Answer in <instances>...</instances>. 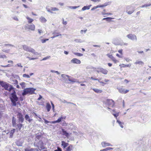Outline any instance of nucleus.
Returning <instances> with one entry per match:
<instances>
[{
    "label": "nucleus",
    "instance_id": "23",
    "mask_svg": "<svg viewBox=\"0 0 151 151\" xmlns=\"http://www.w3.org/2000/svg\"><path fill=\"white\" fill-rule=\"evenodd\" d=\"M93 90L95 92L97 93H101L102 92V90L97 88H93Z\"/></svg>",
    "mask_w": 151,
    "mask_h": 151
},
{
    "label": "nucleus",
    "instance_id": "55",
    "mask_svg": "<svg viewBox=\"0 0 151 151\" xmlns=\"http://www.w3.org/2000/svg\"><path fill=\"white\" fill-rule=\"evenodd\" d=\"M62 125L63 126H68V124L66 123L65 122H64L62 123Z\"/></svg>",
    "mask_w": 151,
    "mask_h": 151
},
{
    "label": "nucleus",
    "instance_id": "49",
    "mask_svg": "<svg viewBox=\"0 0 151 151\" xmlns=\"http://www.w3.org/2000/svg\"><path fill=\"white\" fill-rule=\"evenodd\" d=\"M49 39H45L41 40L42 42V43H44L46 42V41L48 40Z\"/></svg>",
    "mask_w": 151,
    "mask_h": 151
},
{
    "label": "nucleus",
    "instance_id": "10",
    "mask_svg": "<svg viewBox=\"0 0 151 151\" xmlns=\"http://www.w3.org/2000/svg\"><path fill=\"white\" fill-rule=\"evenodd\" d=\"M106 55L110 58L114 63H116L117 62V60L115 59L112 55H110L109 54H106Z\"/></svg>",
    "mask_w": 151,
    "mask_h": 151
},
{
    "label": "nucleus",
    "instance_id": "6",
    "mask_svg": "<svg viewBox=\"0 0 151 151\" xmlns=\"http://www.w3.org/2000/svg\"><path fill=\"white\" fill-rule=\"evenodd\" d=\"M127 37L129 39L132 40H137V37L134 34H129L127 35Z\"/></svg>",
    "mask_w": 151,
    "mask_h": 151
},
{
    "label": "nucleus",
    "instance_id": "59",
    "mask_svg": "<svg viewBox=\"0 0 151 151\" xmlns=\"http://www.w3.org/2000/svg\"><path fill=\"white\" fill-rule=\"evenodd\" d=\"M87 31V29H86V30H81L80 32L81 33V34H83V32H84V33H86V32Z\"/></svg>",
    "mask_w": 151,
    "mask_h": 151
},
{
    "label": "nucleus",
    "instance_id": "44",
    "mask_svg": "<svg viewBox=\"0 0 151 151\" xmlns=\"http://www.w3.org/2000/svg\"><path fill=\"white\" fill-rule=\"evenodd\" d=\"M41 138V135H37L36 137L35 140L36 141L37 140H40Z\"/></svg>",
    "mask_w": 151,
    "mask_h": 151
},
{
    "label": "nucleus",
    "instance_id": "38",
    "mask_svg": "<svg viewBox=\"0 0 151 151\" xmlns=\"http://www.w3.org/2000/svg\"><path fill=\"white\" fill-rule=\"evenodd\" d=\"M134 11V8H133L132 10L131 11H126V12L128 13V14H131L132 13H133Z\"/></svg>",
    "mask_w": 151,
    "mask_h": 151
},
{
    "label": "nucleus",
    "instance_id": "12",
    "mask_svg": "<svg viewBox=\"0 0 151 151\" xmlns=\"http://www.w3.org/2000/svg\"><path fill=\"white\" fill-rule=\"evenodd\" d=\"M101 145L102 146L104 147L107 146H112V145L110 143H107L106 142H103L101 143Z\"/></svg>",
    "mask_w": 151,
    "mask_h": 151
},
{
    "label": "nucleus",
    "instance_id": "64",
    "mask_svg": "<svg viewBox=\"0 0 151 151\" xmlns=\"http://www.w3.org/2000/svg\"><path fill=\"white\" fill-rule=\"evenodd\" d=\"M13 19L16 21H18V19L16 16H14V17H13Z\"/></svg>",
    "mask_w": 151,
    "mask_h": 151
},
{
    "label": "nucleus",
    "instance_id": "32",
    "mask_svg": "<svg viewBox=\"0 0 151 151\" xmlns=\"http://www.w3.org/2000/svg\"><path fill=\"white\" fill-rule=\"evenodd\" d=\"M26 18L28 20V22L29 23H31L34 20L33 19H31V18H29L28 17H26Z\"/></svg>",
    "mask_w": 151,
    "mask_h": 151
},
{
    "label": "nucleus",
    "instance_id": "21",
    "mask_svg": "<svg viewBox=\"0 0 151 151\" xmlns=\"http://www.w3.org/2000/svg\"><path fill=\"white\" fill-rule=\"evenodd\" d=\"M91 6V5H90L88 6H84L82 8V10L83 11L86 9H89Z\"/></svg>",
    "mask_w": 151,
    "mask_h": 151
},
{
    "label": "nucleus",
    "instance_id": "15",
    "mask_svg": "<svg viewBox=\"0 0 151 151\" xmlns=\"http://www.w3.org/2000/svg\"><path fill=\"white\" fill-rule=\"evenodd\" d=\"M23 126V124L21 123H18L16 124V127H17L16 128V129H18V130L20 131L21 129Z\"/></svg>",
    "mask_w": 151,
    "mask_h": 151
},
{
    "label": "nucleus",
    "instance_id": "4",
    "mask_svg": "<svg viewBox=\"0 0 151 151\" xmlns=\"http://www.w3.org/2000/svg\"><path fill=\"white\" fill-rule=\"evenodd\" d=\"M17 116L18 118L17 123H22L24 120L23 115L20 113L18 112L17 114Z\"/></svg>",
    "mask_w": 151,
    "mask_h": 151
},
{
    "label": "nucleus",
    "instance_id": "47",
    "mask_svg": "<svg viewBox=\"0 0 151 151\" xmlns=\"http://www.w3.org/2000/svg\"><path fill=\"white\" fill-rule=\"evenodd\" d=\"M23 77L24 78H29L30 76L26 74H24L23 75Z\"/></svg>",
    "mask_w": 151,
    "mask_h": 151
},
{
    "label": "nucleus",
    "instance_id": "54",
    "mask_svg": "<svg viewBox=\"0 0 151 151\" xmlns=\"http://www.w3.org/2000/svg\"><path fill=\"white\" fill-rule=\"evenodd\" d=\"M54 151H62V150L61 148L58 147L57 149L55 150Z\"/></svg>",
    "mask_w": 151,
    "mask_h": 151
},
{
    "label": "nucleus",
    "instance_id": "42",
    "mask_svg": "<svg viewBox=\"0 0 151 151\" xmlns=\"http://www.w3.org/2000/svg\"><path fill=\"white\" fill-rule=\"evenodd\" d=\"M17 101H11L12 104V106H16L17 105Z\"/></svg>",
    "mask_w": 151,
    "mask_h": 151
},
{
    "label": "nucleus",
    "instance_id": "52",
    "mask_svg": "<svg viewBox=\"0 0 151 151\" xmlns=\"http://www.w3.org/2000/svg\"><path fill=\"white\" fill-rule=\"evenodd\" d=\"M81 40L80 39H75L74 41L77 42H82L81 41Z\"/></svg>",
    "mask_w": 151,
    "mask_h": 151
},
{
    "label": "nucleus",
    "instance_id": "1",
    "mask_svg": "<svg viewBox=\"0 0 151 151\" xmlns=\"http://www.w3.org/2000/svg\"><path fill=\"white\" fill-rule=\"evenodd\" d=\"M0 85L2 87L4 88L5 90L8 91L9 92H10L12 90L14 89V88L11 85L3 81L0 82Z\"/></svg>",
    "mask_w": 151,
    "mask_h": 151
},
{
    "label": "nucleus",
    "instance_id": "60",
    "mask_svg": "<svg viewBox=\"0 0 151 151\" xmlns=\"http://www.w3.org/2000/svg\"><path fill=\"white\" fill-rule=\"evenodd\" d=\"M2 51L8 53L9 51V50H6L5 49H3L2 50Z\"/></svg>",
    "mask_w": 151,
    "mask_h": 151
},
{
    "label": "nucleus",
    "instance_id": "46",
    "mask_svg": "<svg viewBox=\"0 0 151 151\" xmlns=\"http://www.w3.org/2000/svg\"><path fill=\"white\" fill-rule=\"evenodd\" d=\"M150 5H151V4H144V5H142V6H140V7H141L142 8H143V7H147L149 6Z\"/></svg>",
    "mask_w": 151,
    "mask_h": 151
},
{
    "label": "nucleus",
    "instance_id": "11",
    "mask_svg": "<svg viewBox=\"0 0 151 151\" xmlns=\"http://www.w3.org/2000/svg\"><path fill=\"white\" fill-rule=\"evenodd\" d=\"M16 119L14 116H13L12 117V126L13 127H16V124H17L16 123Z\"/></svg>",
    "mask_w": 151,
    "mask_h": 151
},
{
    "label": "nucleus",
    "instance_id": "14",
    "mask_svg": "<svg viewBox=\"0 0 151 151\" xmlns=\"http://www.w3.org/2000/svg\"><path fill=\"white\" fill-rule=\"evenodd\" d=\"M24 118L25 120L28 121L29 122V123L31 122L33 120L32 119H31L29 118V116L28 114L25 115Z\"/></svg>",
    "mask_w": 151,
    "mask_h": 151
},
{
    "label": "nucleus",
    "instance_id": "2",
    "mask_svg": "<svg viewBox=\"0 0 151 151\" xmlns=\"http://www.w3.org/2000/svg\"><path fill=\"white\" fill-rule=\"evenodd\" d=\"M36 90V89L34 88H26L23 90L22 95L23 96H24L28 93L31 94H35V91Z\"/></svg>",
    "mask_w": 151,
    "mask_h": 151
},
{
    "label": "nucleus",
    "instance_id": "45",
    "mask_svg": "<svg viewBox=\"0 0 151 151\" xmlns=\"http://www.w3.org/2000/svg\"><path fill=\"white\" fill-rule=\"evenodd\" d=\"M29 46L26 45H23V49L25 51H27V48H28Z\"/></svg>",
    "mask_w": 151,
    "mask_h": 151
},
{
    "label": "nucleus",
    "instance_id": "19",
    "mask_svg": "<svg viewBox=\"0 0 151 151\" xmlns=\"http://www.w3.org/2000/svg\"><path fill=\"white\" fill-rule=\"evenodd\" d=\"M25 151H38V150L37 148H31L29 149L28 148H27L25 149Z\"/></svg>",
    "mask_w": 151,
    "mask_h": 151
},
{
    "label": "nucleus",
    "instance_id": "30",
    "mask_svg": "<svg viewBox=\"0 0 151 151\" xmlns=\"http://www.w3.org/2000/svg\"><path fill=\"white\" fill-rule=\"evenodd\" d=\"M73 146L72 145H70L66 149V151H71L72 149Z\"/></svg>",
    "mask_w": 151,
    "mask_h": 151
},
{
    "label": "nucleus",
    "instance_id": "20",
    "mask_svg": "<svg viewBox=\"0 0 151 151\" xmlns=\"http://www.w3.org/2000/svg\"><path fill=\"white\" fill-rule=\"evenodd\" d=\"M29 27L28 29H30L34 31L35 29V26L33 24H32L28 26Z\"/></svg>",
    "mask_w": 151,
    "mask_h": 151
},
{
    "label": "nucleus",
    "instance_id": "37",
    "mask_svg": "<svg viewBox=\"0 0 151 151\" xmlns=\"http://www.w3.org/2000/svg\"><path fill=\"white\" fill-rule=\"evenodd\" d=\"M113 111L114 112V113H113V114L116 118L117 117L119 116V113L118 112H115L114 110Z\"/></svg>",
    "mask_w": 151,
    "mask_h": 151
},
{
    "label": "nucleus",
    "instance_id": "43",
    "mask_svg": "<svg viewBox=\"0 0 151 151\" xmlns=\"http://www.w3.org/2000/svg\"><path fill=\"white\" fill-rule=\"evenodd\" d=\"M79 7V6H69V8L70 9H75L78 8Z\"/></svg>",
    "mask_w": 151,
    "mask_h": 151
},
{
    "label": "nucleus",
    "instance_id": "61",
    "mask_svg": "<svg viewBox=\"0 0 151 151\" xmlns=\"http://www.w3.org/2000/svg\"><path fill=\"white\" fill-rule=\"evenodd\" d=\"M62 20L63 21V24L66 25L67 24V22L66 21H64V19L63 18L62 19Z\"/></svg>",
    "mask_w": 151,
    "mask_h": 151
},
{
    "label": "nucleus",
    "instance_id": "26",
    "mask_svg": "<svg viewBox=\"0 0 151 151\" xmlns=\"http://www.w3.org/2000/svg\"><path fill=\"white\" fill-rule=\"evenodd\" d=\"M68 78V81H70L73 82H76V80L74 78H72L70 76Z\"/></svg>",
    "mask_w": 151,
    "mask_h": 151
},
{
    "label": "nucleus",
    "instance_id": "22",
    "mask_svg": "<svg viewBox=\"0 0 151 151\" xmlns=\"http://www.w3.org/2000/svg\"><path fill=\"white\" fill-rule=\"evenodd\" d=\"M61 145L63 146L64 148H65L68 145V144L65 142L64 141H62L61 142Z\"/></svg>",
    "mask_w": 151,
    "mask_h": 151
},
{
    "label": "nucleus",
    "instance_id": "28",
    "mask_svg": "<svg viewBox=\"0 0 151 151\" xmlns=\"http://www.w3.org/2000/svg\"><path fill=\"white\" fill-rule=\"evenodd\" d=\"M6 133V131H4L2 132V136L3 138L6 139L8 138V136H6V137L4 136L5 135Z\"/></svg>",
    "mask_w": 151,
    "mask_h": 151
},
{
    "label": "nucleus",
    "instance_id": "18",
    "mask_svg": "<svg viewBox=\"0 0 151 151\" xmlns=\"http://www.w3.org/2000/svg\"><path fill=\"white\" fill-rule=\"evenodd\" d=\"M62 135H65L67 137H68L69 136V133H68L64 129H62Z\"/></svg>",
    "mask_w": 151,
    "mask_h": 151
},
{
    "label": "nucleus",
    "instance_id": "53",
    "mask_svg": "<svg viewBox=\"0 0 151 151\" xmlns=\"http://www.w3.org/2000/svg\"><path fill=\"white\" fill-rule=\"evenodd\" d=\"M105 149L107 151V150H113V148L111 147H108Z\"/></svg>",
    "mask_w": 151,
    "mask_h": 151
},
{
    "label": "nucleus",
    "instance_id": "17",
    "mask_svg": "<svg viewBox=\"0 0 151 151\" xmlns=\"http://www.w3.org/2000/svg\"><path fill=\"white\" fill-rule=\"evenodd\" d=\"M99 69L100 70V72L102 73L105 75L107 74L108 71L102 68H100Z\"/></svg>",
    "mask_w": 151,
    "mask_h": 151
},
{
    "label": "nucleus",
    "instance_id": "3",
    "mask_svg": "<svg viewBox=\"0 0 151 151\" xmlns=\"http://www.w3.org/2000/svg\"><path fill=\"white\" fill-rule=\"evenodd\" d=\"M9 98L11 101H18V97L17 96L16 92L14 89L13 92L10 93L9 96Z\"/></svg>",
    "mask_w": 151,
    "mask_h": 151
},
{
    "label": "nucleus",
    "instance_id": "16",
    "mask_svg": "<svg viewBox=\"0 0 151 151\" xmlns=\"http://www.w3.org/2000/svg\"><path fill=\"white\" fill-rule=\"evenodd\" d=\"M15 129H13L11 130L10 133V136L9 137V138H12L13 137V134L15 132Z\"/></svg>",
    "mask_w": 151,
    "mask_h": 151
},
{
    "label": "nucleus",
    "instance_id": "51",
    "mask_svg": "<svg viewBox=\"0 0 151 151\" xmlns=\"http://www.w3.org/2000/svg\"><path fill=\"white\" fill-rule=\"evenodd\" d=\"M62 117H60L57 120V123H59L61 121V120H62Z\"/></svg>",
    "mask_w": 151,
    "mask_h": 151
},
{
    "label": "nucleus",
    "instance_id": "24",
    "mask_svg": "<svg viewBox=\"0 0 151 151\" xmlns=\"http://www.w3.org/2000/svg\"><path fill=\"white\" fill-rule=\"evenodd\" d=\"M40 20L42 23H45L47 21V19L43 17H40Z\"/></svg>",
    "mask_w": 151,
    "mask_h": 151
},
{
    "label": "nucleus",
    "instance_id": "8",
    "mask_svg": "<svg viewBox=\"0 0 151 151\" xmlns=\"http://www.w3.org/2000/svg\"><path fill=\"white\" fill-rule=\"evenodd\" d=\"M71 62L73 63L80 64L81 63V61L80 60L76 58L72 59L71 60Z\"/></svg>",
    "mask_w": 151,
    "mask_h": 151
},
{
    "label": "nucleus",
    "instance_id": "57",
    "mask_svg": "<svg viewBox=\"0 0 151 151\" xmlns=\"http://www.w3.org/2000/svg\"><path fill=\"white\" fill-rule=\"evenodd\" d=\"M27 58H28L29 60H34L36 59V58H31L29 57H27Z\"/></svg>",
    "mask_w": 151,
    "mask_h": 151
},
{
    "label": "nucleus",
    "instance_id": "56",
    "mask_svg": "<svg viewBox=\"0 0 151 151\" xmlns=\"http://www.w3.org/2000/svg\"><path fill=\"white\" fill-rule=\"evenodd\" d=\"M43 119L44 120V121H45V123L46 124H47L48 123H50V121H49L47 120H46V119Z\"/></svg>",
    "mask_w": 151,
    "mask_h": 151
},
{
    "label": "nucleus",
    "instance_id": "33",
    "mask_svg": "<svg viewBox=\"0 0 151 151\" xmlns=\"http://www.w3.org/2000/svg\"><path fill=\"white\" fill-rule=\"evenodd\" d=\"M117 122L119 124V125L122 128H123V126L122 124L123 123L121 122L119 120H117Z\"/></svg>",
    "mask_w": 151,
    "mask_h": 151
},
{
    "label": "nucleus",
    "instance_id": "13",
    "mask_svg": "<svg viewBox=\"0 0 151 151\" xmlns=\"http://www.w3.org/2000/svg\"><path fill=\"white\" fill-rule=\"evenodd\" d=\"M23 142V141H21L20 140H18L15 142V144L18 146H22Z\"/></svg>",
    "mask_w": 151,
    "mask_h": 151
},
{
    "label": "nucleus",
    "instance_id": "27",
    "mask_svg": "<svg viewBox=\"0 0 151 151\" xmlns=\"http://www.w3.org/2000/svg\"><path fill=\"white\" fill-rule=\"evenodd\" d=\"M134 63L136 64H139L141 65L142 66L144 64V63L142 61H139L138 60H136Z\"/></svg>",
    "mask_w": 151,
    "mask_h": 151
},
{
    "label": "nucleus",
    "instance_id": "41",
    "mask_svg": "<svg viewBox=\"0 0 151 151\" xmlns=\"http://www.w3.org/2000/svg\"><path fill=\"white\" fill-rule=\"evenodd\" d=\"M113 18L110 17H107L105 18H104L103 19V20H106L107 21H110L111 19H113Z\"/></svg>",
    "mask_w": 151,
    "mask_h": 151
},
{
    "label": "nucleus",
    "instance_id": "5",
    "mask_svg": "<svg viewBox=\"0 0 151 151\" xmlns=\"http://www.w3.org/2000/svg\"><path fill=\"white\" fill-rule=\"evenodd\" d=\"M43 143L42 140H40L38 142L37 147H38L40 150L43 149L45 148L44 147L43 145Z\"/></svg>",
    "mask_w": 151,
    "mask_h": 151
},
{
    "label": "nucleus",
    "instance_id": "31",
    "mask_svg": "<svg viewBox=\"0 0 151 151\" xmlns=\"http://www.w3.org/2000/svg\"><path fill=\"white\" fill-rule=\"evenodd\" d=\"M61 77H62L63 78L64 80H65V79H67L66 78H69L70 77V76L65 74H62L61 75Z\"/></svg>",
    "mask_w": 151,
    "mask_h": 151
},
{
    "label": "nucleus",
    "instance_id": "48",
    "mask_svg": "<svg viewBox=\"0 0 151 151\" xmlns=\"http://www.w3.org/2000/svg\"><path fill=\"white\" fill-rule=\"evenodd\" d=\"M7 58L6 56L5 55H1V54L0 53V58Z\"/></svg>",
    "mask_w": 151,
    "mask_h": 151
},
{
    "label": "nucleus",
    "instance_id": "7",
    "mask_svg": "<svg viewBox=\"0 0 151 151\" xmlns=\"http://www.w3.org/2000/svg\"><path fill=\"white\" fill-rule=\"evenodd\" d=\"M106 104L112 106L113 107L114 105V102L112 99H107L106 100Z\"/></svg>",
    "mask_w": 151,
    "mask_h": 151
},
{
    "label": "nucleus",
    "instance_id": "39",
    "mask_svg": "<svg viewBox=\"0 0 151 151\" xmlns=\"http://www.w3.org/2000/svg\"><path fill=\"white\" fill-rule=\"evenodd\" d=\"M51 11H52V12L56 11H58L59 10V9L58 8H56V7H51Z\"/></svg>",
    "mask_w": 151,
    "mask_h": 151
},
{
    "label": "nucleus",
    "instance_id": "40",
    "mask_svg": "<svg viewBox=\"0 0 151 151\" xmlns=\"http://www.w3.org/2000/svg\"><path fill=\"white\" fill-rule=\"evenodd\" d=\"M52 34H53V35H59V36L60 35V36L61 35L59 33L57 32H56V31H54L53 32Z\"/></svg>",
    "mask_w": 151,
    "mask_h": 151
},
{
    "label": "nucleus",
    "instance_id": "25",
    "mask_svg": "<svg viewBox=\"0 0 151 151\" xmlns=\"http://www.w3.org/2000/svg\"><path fill=\"white\" fill-rule=\"evenodd\" d=\"M46 107L47 110V111L49 112L50 111L51 109V106L49 103H47L46 105Z\"/></svg>",
    "mask_w": 151,
    "mask_h": 151
},
{
    "label": "nucleus",
    "instance_id": "36",
    "mask_svg": "<svg viewBox=\"0 0 151 151\" xmlns=\"http://www.w3.org/2000/svg\"><path fill=\"white\" fill-rule=\"evenodd\" d=\"M49 7V6H47L46 7V9H47V11L49 12H50L51 13H52L53 12H52V11H51V9H50Z\"/></svg>",
    "mask_w": 151,
    "mask_h": 151
},
{
    "label": "nucleus",
    "instance_id": "50",
    "mask_svg": "<svg viewBox=\"0 0 151 151\" xmlns=\"http://www.w3.org/2000/svg\"><path fill=\"white\" fill-rule=\"evenodd\" d=\"M102 15H105V14H107V15H112V14L111 13H105V12H102Z\"/></svg>",
    "mask_w": 151,
    "mask_h": 151
},
{
    "label": "nucleus",
    "instance_id": "63",
    "mask_svg": "<svg viewBox=\"0 0 151 151\" xmlns=\"http://www.w3.org/2000/svg\"><path fill=\"white\" fill-rule=\"evenodd\" d=\"M98 8V6L97 5L96 6H94L92 9H91V11H93L94 9H97Z\"/></svg>",
    "mask_w": 151,
    "mask_h": 151
},
{
    "label": "nucleus",
    "instance_id": "9",
    "mask_svg": "<svg viewBox=\"0 0 151 151\" xmlns=\"http://www.w3.org/2000/svg\"><path fill=\"white\" fill-rule=\"evenodd\" d=\"M118 90L119 92L120 93L123 94H125L127 93L129 91V90H125V89H123V88H119L118 89Z\"/></svg>",
    "mask_w": 151,
    "mask_h": 151
},
{
    "label": "nucleus",
    "instance_id": "35",
    "mask_svg": "<svg viewBox=\"0 0 151 151\" xmlns=\"http://www.w3.org/2000/svg\"><path fill=\"white\" fill-rule=\"evenodd\" d=\"M73 54L74 55H76L77 56H80V57L82 56L83 55V54L81 53H78V52H74L73 53Z\"/></svg>",
    "mask_w": 151,
    "mask_h": 151
},
{
    "label": "nucleus",
    "instance_id": "34",
    "mask_svg": "<svg viewBox=\"0 0 151 151\" xmlns=\"http://www.w3.org/2000/svg\"><path fill=\"white\" fill-rule=\"evenodd\" d=\"M25 83L24 82H22L20 83V85L22 87V88H24L25 87Z\"/></svg>",
    "mask_w": 151,
    "mask_h": 151
},
{
    "label": "nucleus",
    "instance_id": "29",
    "mask_svg": "<svg viewBox=\"0 0 151 151\" xmlns=\"http://www.w3.org/2000/svg\"><path fill=\"white\" fill-rule=\"evenodd\" d=\"M26 51L29 52H33V51H34V49L30 47H28Z\"/></svg>",
    "mask_w": 151,
    "mask_h": 151
},
{
    "label": "nucleus",
    "instance_id": "58",
    "mask_svg": "<svg viewBox=\"0 0 151 151\" xmlns=\"http://www.w3.org/2000/svg\"><path fill=\"white\" fill-rule=\"evenodd\" d=\"M50 56H47L46 57L44 58L42 60H46L47 59L50 58Z\"/></svg>",
    "mask_w": 151,
    "mask_h": 151
},
{
    "label": "nucleus",
    "instance_id": "62",
    "mask_svg": "<svg viewBox=\"0 0 151 151\" xmlns=\"http://www.w3.org/2000/svg\"><path fill=\"white\" fill-rule=\"evenodd\" d=\"M32 53L36 55H39L38 53L37 52H36L35 50L34 49V51H33V52H32Z\"/></svg>",
    "mask_w": 151,
    "mask_h": 151
}]
</instances>
